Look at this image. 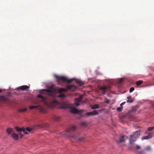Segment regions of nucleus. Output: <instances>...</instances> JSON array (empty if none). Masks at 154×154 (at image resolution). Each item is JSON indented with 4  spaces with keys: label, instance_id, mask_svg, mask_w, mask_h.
<instances>
[{
    "label": "nucleus",
    "instance_id": "obj_1",
    "mask_svg": "<svg viewBox=\"0 0 154 154\" xmlns=\"http://www.w3.org/2000/svg\"><path fill=\"white\" fill-rule=\"evenodd\" d=\"M76 87L74 85H68L66 86V88H59L57 90L59 92L60 94L58 96L59 97L64 98L66 97L65 95L62 93V92H67L68 91H74L76 90Z\"/></svg>",
    "mask_w": 154,
    "mask_h": 154
},
{
    "label": "nucleus",
    "instance_id": "obj_2",
    "mask_svg": "<svg viewBox=\"0 0 154 154\" xmlns=\"http://www.w3.org/2000/svg\"><path fill=\"white\" fill-rule=\"evenodd\" d=\"M61 108L64 109L70 108V112L74 114H81L82 112V110H79L75 107H71L70 105L69 104L63 103L61 105Z\"/></svg>",
    "mask_w": 154,
    "mask_h": 154
},
{
    "label": "nucleus",
    "instance_id": "obj_3",
    "mask_svg": "<svg viewBox=\"0 0 154 154\" xmlns=\"http://www.w3.org/2000/svg\"><path fill=\"white\" fill-rule=\"evenodd\" d=\"M55 77L57 79V81L59 84H61L62 82H66L67 83L71 82L74 79H68L66 77L63 76H59L57 75H54Z\"/></svg>",
    "mask_w": 154,
    "mask_h": 154
},
{
    "label": "nucleus",
    "instance_id": "obj_4",
    "mask_svg": "<svg viewBox=\"0 0 154 154\" xmlns=\"http://www.w3.org/2000/svg\"><path fill=\"white\" fill-rule=\"evenodd\" d=\"M37 97L41 99V100L44 102L45 104L48 106H50L51 104L52 103H57L58 101L57 100H53L51 101H48L47 99L44 97L41 94L37 96Z\"/></svg>",
    "mask_w": 154,
    "mask_h": 154
},
{
    "label": "nucleus",
    "instance_id": "obj_5",
    "mask_svg": "<svg viewBox=\"0 0 154 154\" xmlns=\"http://www.w3.org/2000/svg\"><path fill=\"white\" fill-rule=\"evenodd\" d=\"M80 135V134L79 133L78 134L76 135L70 136H69V139L71 140H73L75 141L80 142H82L85 140V138L83 137L79 138L78 136Z\"/></svg>",
    "mask_w": 154,
    "mask_h": 154
},
{
    "label": "nucleus",
    "instance_id": "obj_6",
    "mask_svg": "<svg viewBox=\"0 0 154 154\" xmlns=\"http://www.w3.org/2000/svg\"><path fill=\"white\" fill-rule=\"evenodd\" d=\"M140 135L139 131H137L134 132L133 135L130 136V138L129 139L130 143H131L132 142L135 141L136 139L138 138Z\"/></svg>",
    "mask_w": 154,
    "mask_h": 154
},
{
    "label": "nucleus",
    "instance_id": "obj_7",
    "mask_svg": "<svg viewBox=\"0 0 154 154\" xmlns=\"http://www.w3.org/2000/svg\"><path fill=\"white\" fill-rule=\"evenodd\" d=\"M42 91L48 93V95L52 97V98L54 97L55 94V91L52 88H51L50 89H44Z\"/></svg>",
    "mask_w": 154,
    "mask_h": 154
},
{
    "label": "nucleus",
    "instance_id": "obj_8",
    "mask_svg": "<svg viewBox=\"0 0 154 154\" xmlns=\"http://www.w3.org/2000/svg\"><path fill=\"white\" fill-rule=\"evenodd\" d=\"M111 87L110 85H108L107 86H104L100 87V89L102 91V93L103 94H105L106 91V90H109Z\"/></svg>",
    "mask_w": 154,
    "mask_h": 154
},
{
    "label": "nucleus",
    "instance_id": "obj_9",
    "mask_svg": "<svg viewBox=\"0 0 154 154\" xmlns=\"http://www.w3.org/2000/svg\"><path fill=\"white\" fill-rule=\"evenodd\" d=\"M82 99V97L80 96L79 98L75 99L74 104L75 106H78L80 105L79 103L81 102Z\"/></svg>",
    "mask_w": 154,
    "mask_h": 154
},
{
    "label": "nucleus",
    "instance_id": "obj_10",
    "mask_svg": "<svg viewBox=\"0 0 154 154\" xmlns=\"http://www.w3.org/2000/svg\"><path fill=\"white\" fill-rule=\"evenodd\" d=\"M15 129L17 132H20L22 131L24 134H28V133L26 131L25 128H20L16 127H15Z\"/></svg>",
    "mask_w": 154,
    "mask_h": 154
},
{
    "label": "nucleus",
    "instance_id": "obj_11",
    "mask_svg": "<svg viewBox=\"0 0 154 154\" xmlns=\"http://www.w3.org/2000/svg\"><path fill=\"white\" fill-rule=\"evenodd\" d=\"M29 87L26 85H24L20 87H17L16 89L17 90H21L23 91L25 90H27V89L29 88Z\"/></svg>",
    "mask_w": 154,
    "mask_h": 154
},
{
    "label": "nucleus",
    "instance_id": "obj_12",
    "mask_svg": "<svg viewBox=\"0 0 154 154\" xmlns=\"http://www.w3.org/2000/svg\"><path fill=\"white\" fill-rule=\"evenodd\" d=\"M49 126V125L48 124L44 123L42 125H37L35 126V127H38L40 128H42L44 127L48 128Z\"/></svg>",
    "mask_w": 154,
    "mask_h": 154
},
{
    "label": "nucleus",
    "instance_id": "obj_13",
    "mask_svg": "<svg viewBox=\"0 0 154 154\" xmlns=\"http://www.w3.org/2000/svg\"><path fill=\"white\" fill-rule=\"evenodd\" d=\"M76 129V127L75 126H73L68 129L66 130V132H69L72 131H74Z\"/></svg>",
    "mask_w": 154,
    "mask_h": 154
},
{
    "label": "nucleus",
    "instance_id": "obj_14",
    "mask_svg": "<svg viewBox=\"0 0 154 154\" xmlns=\"http://www.w3.org/2000/svg\"><path fill=\"white\" fill-rule=\"evenodd\" d=\"M140 147L138 145H136V152L138 154H144V151L143 150L139 151L138 149H140Z\"/></svg>",
    "mask_w": 154,
    "mask_h": 154
},
{
    "label": "nucleus",
    "instance_id": "obj_15",
    "mask_svg": "<svg viewBox=\"0 0 154 154\" xmlns=\"http://www.w3.org/2000/svg\"><path fill=\"white\" fill-rule=\"evenodd\" d=\"M96 114V110H95L92 112H88L86 113L87 116H92Z\"/></svg>",
    "mask_w": 154,
    "mask_h": 154
},
{
    "label": "nucleus",
    "instance_id": "obj_16",
    "mask_svg": "<svg viewBox=\"0 0 154 154\" xmlns=\"http://www.w3.org/2000/svg\"><path fill=\"white\" fill-rule=\"evenodd\" d=\"M152 137V135L150 134H149L147 136H146L144 137H143L141 139L142 140H145V139H148L150 138H151Z\"/></svg>",
    "mask_w": 154,
    "mask_h": 154
},
{
    "label": "nucleus",
    "instance_id": "obj_17",
    "mask_svg": "<svg viewBox=\"0 0 154 154\" xmlns=\"http://www.w3.org/2000/svg\"><path fill=\"white\" fill-rule=\"evenodd\" d=\"M11 136L12 138L15 140H17L18 139L19 136L18 134H16L14 133H13L11 134Z\"/></svg>",
    "mask_w": 154,
    "mask_h": 154
},
{
    "label": "nucleus",
    "instance_id": "obj_18",
    "mask_svg": "<svg viewBox=\"0 0 154 154\" xmlns=\"http://www.w3.org/2000/svg\"><path fill=\"white\" fill-rule=\"evenodd\" d=\"M34 127H33L31 128L27 127L26 129H25L26 131H27L29 132L30 133L32 131H33L34 128Z\"/></svg>",
    "mask_w": 154,
    "mask_h": 154
},
{
    "label": "nucleus",
    "instance_id": "obj_19",
    "mask_svg": "<svg viewBox=\"0 0 154 154\" xmlns=\"http://www.w3.org/2000/svg\"><path fill=\"white\" fill-rule=\"evenodd\" d=\"M124 141L125 139H124V136H122L119 140H116V142L118 143L123 142Z\"/></svg>",
    "mask_w": 154,
    "mask_h": 154
},
{
    "label": "nucleus",
    "instance_id": "obj_20",
    "mask_svg": "<svg viewBox=\"0 0 154 154\" xmlns=\"http://www.w3.org/2000/svg\"><path fill=\"white\" fill-rule=\"evenodd\" d=\"M127 98L128 99V100H127V102L128 103H132L133 102V100L132 99V97L131 96L128 97H127Z\"/></svg>",
    "mask_w": 154,
    "mask_h": 154
},
{
    "label": "nucleus",
    "instance_id": "obj_21",
    "mask_svg": "<svg viewBox=\"0 0 154 154\" xmlns=\"http://www.w3.org/2000/svg\"><path fill=\"white\" fill-rule=\"evenodd\" d=\"M7 133L9 135L12 132V129L11 128H8L6 130Z\"/></svg>",
    "mask_w": 154,
    "mask_h": 154
},
{
    "label": "nucleus",
    "instance_id": "obj_22",
    "mask_svg": "<svg viewBox=\"0 0 154 154\" xmlns=\"http://www.w3.org/2000/svg\"><path fill=\"white\" fill-rule=\"evenodd\" d=\"M139 108V106L138 105H136L134 107H133L132 109V110L133 111H136L138 108Z\"/></svg>",
    "mask_w": 154,
    "mask_h": 154
},
{
    "label": "nucleus",
    "instance_id": "obj_23",
    "mask_svg": "<svg viewBox=\"0 0 154 154\" xmlns=\"http://www.w3.org/2000/svg\"><path fill=\"white\" fill-rule=\"evenodd\" d=\"M38 108L39 109L40 112H45V109L44 108L42 107H40L39 106H38Z\"/></svg>",
    "mask_w": 154,
    "mask_h": 154
},
{
    "label": "nucleus",
    "instance_id": "obj_24",
    "mask_svg": "<svg viewBox=\"0 0 154 154\" xmlns=\"http://www.w3.org/2000/svg\"><path fill=\"white\" fill-rule=\"evenodd\" d=\"M143 81L140 80L136 82V84L137 86H138L141 85L143 83Z\"/></svg>",
    "mask_w": 154,
    "mask_h": 154
},
{
    "label": "nucleus",
    "instance_id": "obj_25",
    "mask_svg": "<svg viewBox=\"0 0 154 154\" xmlns=\"http://www.w3.org/2000/svg\"><path fill=\"white\" fill-rule=\"evenodd\" d=\"M76 82L79 84V85L80 86L82 85L83 84V83L81 81L79 80L76 81Z\"/></svg>",
    "mask_w": 154,
    "mask_h": 154
},
{
    "label": "nucleus",
    "instance_id": "obj_26",
    "mask_svg": "<svg viewBox=\"0 0 154 154\" xmlns=\"http://www.w3.org/2000/svg\"><path fill=\"white\" fill-rule=\"evenodd\" d=\"M27 110V109L26 108H25L22 109H19L18 110V112H25V111Z\"/></svg>",
    "mask_w": 154,
    "mask_h": 154
},
{
    "label": "nucleus",
    "instance_id": "obj_27",
    "mask_svg": "<svg viewBox=\"0 0 154 154\" xmlns=\"http://www.w3.org/2000/svg\"><path fill=\"white\" fill-rule=\"evenodd\" d=\"M81 125L83 126H86L87 125V123L86 122H82L81 123Z\"/></svg>",
    "mask_w": 154,
    "mask_h": 154
},
{
    "label": "nucleus",
    "instance_id": "obj_28",
    "mask_svg": "<svg viewBox=\"0 0 154 154\" xmlns=\"http://www.w3.org/2000/svg\"><path fill=\"white\" fill-rule=\"evenodd\" d=\"M38 108V106H30V107H29V109H35V108Z\"/></svg>",
    "mask_w": 154,
    "mask_h": 154
},
{
    "label": "nucleus",
    "instance_id": "obj_29",
    "mask_svg": "<svg viewBox=\"0 0 154 154\" xmlns=\"http://www.w3.org/2000/svg\"><path fill=\"white\" fill-rule=\"evenodd\" d=\"M122 109V107H118L117 108V110L119 112L121 111Z\"/></svg>",
    "mask_w": 154,
    "mask_h": 154
},
{
    "label": "nucleus",
    "instance_id": "obj_30",
    "mask_svg": "<svg viewBox=\"0 0 154 154\" xmlns=\"http://www.w3.org/2000/svg\"><path fill=\"white\" fill-rule=\"evenodd\" d=\"M134 90V87H131L129 89V92L131 93Z\"/></svg>",
    "mask_w": 154,
    "mask_h": 154
},
{
    "label": "nucleus",
    "instance_id": "obj_31",
    "mask_svg": "<svg viewBox=\"0 0 154 154\" xmlns=\"http://www.w3.org/2000/svg\"><path fill=\"white\" fill-rule=\"evenodd\" d=\"M154 128V127H149L148 129V131H151Z\"/></svg>",
    "mask_w": 154,
    "mask_h": 154
},
{
    "label": "nucleus",
    "instance_id": "obj_32",
    "mask_svg": "<svg viewBox=\"0 0 154 154\" xmlns=\"http://www.w3.org/2000/svg\"><path fill=\"white\" fill-rule=\"evenodd\" d=\"M145 149L148 151L150 150L151 149V147L149 146H148L145 148Z\"/></svg>",
    "mask_w": 154,
    "mask_h": 154
},
{
    "label": "nucleus",
    "instance_id": "obj_33",
    "mask_svg": "<svg viewBox=\"0 0 154 154\" xmlns=\"http://www.w3.org/2000/svg\"><path fill=\"white\" fill-rule=\"evenodd\" d=\"M59 118L58 117H57V116H55L54 118V119L55 120V121H58L59 120Z\"/></svg>",
    "mask_w": 154,
    "mask_h": 154
},
{
    "label": "nucleus",
    "instance_id": "obj_34",
    "mask_svg": "<svg viewBox=\"0 0 154 154\" xmlns=\"http://www.w3.org/2000/svg\"><path fill=\"white\" fill-rule=\"evenodd\" d=\"M92 109H96V105H95L94 106H92L91 107Z\"/></svg>",
    "mask_w": 154,
    "mask_h": 154
},
{
    "label": "nucleus",
    "instance_id": "obj_35",
    "mask_svg": "<svg viewBox=\"0 0 154 154\" xmlns=\"http://www.w3.org/2000/svg\"><path fill=\"white\" fill-rule=\"evenodd\" d=\"M102 75V73L101 72H98L97 71V75Z\"/></svg>",
    "mask_w": 154,
    "mask_h": 154
},
{
    "label": "nucleus",
    "instance_id": "obj_36",
    "mask_svg": "<svg viewBox=\"0 0 154 154\" xmlns=\"http://www.w3.org/2000/svg\"><path fill=\"white\" fill-rule=\"evenodd\" d=\"M2 98L5 100H6V98L5 97H2Z\"/></svg>",
    "mask_w": 154,
    "mask_h": 154
},
{
    "label": "nucleus",
    "instance_id": "obj_37",
    "mask_svg": "<svg viewBox=\"0 0 154 154\" xmlns=\"http://www.w3.org/2000/svg\"><path fill=\"white\" fill-rule=\"evenodd\" d=\"M23 136V134H21L20 135V138H21Z\"/></svg>",
    "mask_w": 154,
    "mask_h": 154
},
{
    "label": "nucleus",
    "instance_id": "obj_38",
    "mask_svg": "<svg viewBox=\"0 0 154 154\" xmlns=\"http://www.w3.org/2000/svg\"><path fill=\"white\" fill-rule=\"evenodd\" d=\"M125 103V102H124L121 103V105H124Z\"/></svg>",
    "mask_w": 154,
    "mask_h": 154
},
{
    "label": "nucleus",
    "instance_id": "obj_39",
    "mask_svg": "<svg viewBox=\"0 0 154 154\" xmlns=\"http://www.w3.org/2000/svg\"><path fill=\"white\" fill-rule=\"evenodd\" d=\"M122 80H123V79H121L120 80V82H122Z\"/></svg>",
    "mask_w": 154,
    "mask_h": 154
},
{
    "label": "nucleus",
    "instance_id": "obj_40",
    "mask_svg": "<svg viewBox=\"0 0 154 154\" xmlns=\"http://www.w3.org/2000/svg\"><path fill=\"white\" fill-rule=\"evenodd\" d=\"M99 108V106L97 104V109H98V108Z\"/></svg>",
    "mask_w": 154,
    "mask_h": 154
},
{
    "label": "nucleus",
    "instance_id": "obj_41",
    "mask_svg": "<svg viewBox=\"0 0 154 154\" xmlns=\"http://www.w3.org/2000/svg\"><path fill=\"white\" fill-rule=\"evenodd\" d=\"M121 105V104H120V106H121V107H122V105Z\"/></svg>",
    "mask_w": 154,
    "mask_h": 154
},
{
    "label": "nucleus",
    "instance_id": "obj_42",
    "mask_svg": "<svg viewBox=\"0 0 154 154\" xmlns=\"http://www.w3.org/2000/svg\"><path fill=\"white\" fill-rule=\"evenodd\" d=\"M2 90L1 89H0V93L2 92Z\"/></svg>",
    "mask_w": 154,
    "mask_h": 154
},
{
    "label": "nucleus",
    "instance_id": "obj_43",
    "mask_svg": "<svg viewBox=\"0 0 154 154\" xmlns=\"http://www.w3.org/2000/svg\"><path fill=\"white\" fill-rule=\"evenodd\" d=\"M109 100H108L107 101V103H109Z\"/></svg>",
    "mask_w": 154,
    "mask_h": 154
},
{
    "label": "nucleus",
    "instance_id": "obj_44",
    "mask_svg": "<svg viewBox=\"0 0 154 154\" xmlns=\"http://www.w3.org/2000/svg\"><path fill=\"white\" fill-rule=\"evenodd\" d=\"M97 114H98V113H97Z\"/></svg>",
    "mask_w": 154,
    "mask_h": 154
}]
</instances>
